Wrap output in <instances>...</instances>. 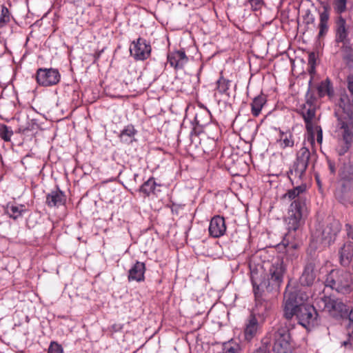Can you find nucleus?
Wrapping results in <instances>:
<instances>
[{"mask_svg": "<svg viewBox=\"0 0 353 353\" xmlns=\"http://www.w3.org/2000/svg\"><path fill=\"white\" fill-rule=\"evenodd\" d=\"M310 158V152L305 148H301L296 154V158L292 168L288 172L292 184L295 185L288 190L284 198L291 201L285 219L288 232L285 234L282 243L284 246L296 249L299 246L295 241L296 232L303 223L308 214L306 196L307 185L303 182L305 176Z\"/></svg>", "mask_w": 353, "mask_h": 353, "instance_id": "nucleus-1", "label": "nucleus"}, {"mask_svg": "<svg viewBox=\"0 0 353 353\" xmlns=\"http://www.w3.org/2000/svg\"><path fill=\"white\" fill-rule=\"evenodd\" d=\"M263 268L267 279L262 277V274L258 270L251 272V282L256 307H263V295L265 289L268 292L279 289L286 270L283 261L280 257L274 258L271 261L265 263Z\"/></svg>", "mask_w": 353, "mask_h": 353, "instance_id": "nucleus-2", "label": "nucleus"}, {"mask_svg": "<svg viewBox=\"0 0 353 353\" xmlns=\"http://www.w3.org/2000/svg\"><path fill=\"white\" fill-rule=\"evenodd\" d=\"M324 285L338 292L350 293L353 286L352 274L343 270H332L327 275Z\"/></svg>", "mask_w": 353, "mask_h": 353, "instance_id": "nucleus-3", "label": "nucleus"}, {"mask_svg": "<svg viewBox=\"0 0 353 353\" xmlns=\"http://www.w3.org/2000/svg\"><path fill=\"white\" fill-rule=\"evenodd\" d=\"M341 188L336 192V199L343 204L353 203V165H345L341 174Z\"/></svg>", "mask_w": 353, "mask_h": 353, "instance_id": "nucleus-4", "label": "nucleus"}, {"mask_svg": "<svg viewBox=\"0 0 353 353\" xmlns=\"http://www.w3.org/2000/svg\"><path fill=\"white\" fill-rule=\"evenodd\" d=\"M319 310L327 312L331 316L336 319H343L347 315L349 307L339 299L323 296L316 301Z\"/></svg>", "mask_w": 353, "mask_h": 353, "instance_id": "nucleus-5", "label": "nucleus"}, {"mask_svg": "<svg viewBox=\"0 0 353 353\" xmlns=\"http://www.w3.org/2000/svg\"><path fill=\"white\" fill-rule=\"evenodd\" d=\"M307 296L300 291L286 292L284 295L283 316L286 319H291L294 316L298 307L304 305Z\"/></svg>", "mask_w": 353, "mask_h": 353, "instance_id": "nucleus-6", "label": "nucleus"}, {"mask_svg": "<svg viewBox=\"0 0 353 353\" xmlns=\"http://www.w3.org/2000/svg\"><path fill=\"white\" fill-rule=\"evenodd\" d=\"M294 316L299 323L307 330L311 329L317 324L318 314L313 305L304 304L298 307Z\"/></svg>", "mask_w": 353, "mask_h": 353, "instance_id": "nucleus-7", "label": "nucleus"}, {"mask_svg": "<svg viewBox=\"0 0 353 353\" xmlns=\"http://www.w3.org/2000/svg\"><path fill=\"white\" fill-rule=\"evenodd\" d=\"M335 42L340 48L346 53L352 50L350 41L348 39V31L346 21L341 16L336 18L335 24Z\"/></svg>", "mask_w": 353, "mask_h": 353, "instance_id": "nucleus-8", "label": "nucleus"}, {"mask_svg": "<svg viewBox=\"0 0 353 353\" xmlns=\"http://www.w3.org/2000/svg\"><path fill=\"white\" fill-rule=\"evenodd\" d=\"M152 52V47L145 39L138 38L131 42L130 46V55L137 61L148 59Z\"/></svg>", "mask_w": 353, "mask_h": 353, "instance_id": "nucleus-9", "label": "nucleus"}, {"mask_svg": "<svg viewBox=\"0 0 353 353\" xmlns=\"http://www.w3.org/2000/svg\"><path fill=\"white\" fill-rule=\"evenodd\" d=\"M61 79V74L55 68H39L36 73V80L41 86H52L57 84Z\"/></svg>", "mask_w": 353, "mask_h": 353, "instance_id": "nucleus-10", "label": "nucleus"}, {"mask_svg": "<svg viewBox=\"0 0 353 353\" xmlns=\"http://www.w3.org/2000/svg\"><path fill=\"white\" fill-rule=\"evenodd\" d=\"M290 334L287 327H280L274 333L273 351L275 353H291Z\"/></svg>", "mask_w": 353, "mask_h": 353, "instance_id": "nucleus-11", "label": "nucleus"}, {"mask_svg": "<svg viewBox=\"0 0 353 353\" xmlns=\"http://www.w3.org/2000/svg\"><path fill=\"white\" fill-rule=\"evenodd\" d=\"M336 133L345 143L351 144L353 140V124L342 119H338Z\"/></svg>", "mask_w": 353, "mask_h": 353, "instance_id": "nucleus-12", "label": "nucleus"}, {"mask_svg": "<svg viewBox=\"0 0 353 353\" xmlns=\"http://www.w3.org/2000/svg\"><path fill=\"white\" fill-rule=\"evenodd\" d=\"M261 325L254 314H251L245 321L243 335L248 342L253 340L258 334Z\"/></svg>", "mask_w": 353, "mask_h": 353, "instance_id": "nucleus-13", "label": "nucleus"}, {"mask_svg": "<svg viewBox=\"0 0 353 353\" xmlns=\"http://www.w3.org/2000/svg\"><path fill=\"white\" fill-rule=\"evenodd\" d=\"M319 267L314 261H309L305 265L303 273L299 278V282L301 285H312L317 276Z\"/></svg>", "mask_w": 353, "mask_h": 353, "instance_id": "nucleus-14", "label": "nucleus"}, {"mask_svg": "<svg viewBox=\"0 0 353 353\" xmlns=\"http://www.w3.org/2000/svg\"><path fill=\"white\" fill-rule=\"evenodd\" d=\"M341 230V224L339 221L332 219L322 231V240L326 244L333 242Z\"/></svg>", "mask_w": 353, "mask_h": 353, "instance_id": "nucleus-15", "label": "nucleus"}, {"mask_svg": "<svg viewBox=\"0 0 353 353\" xmlns=\"http://www.w3.org/2000/svg\"><path fill=\"white\" fill-rule=\"evenodd\" d=\"M209 234L214 238L223 236L226 232V225L223 217L216 215L212 218L209 225Z\"/></svg>", "mask_w": 353, "mask_h": 353, "instance_id": "nucleus-16", "label": "nucleus"}, {"mask_svg": "<svg viewBox=\"0 0 353 353\" xmlns=\"http://www.w3.org/2000/svg\"><path fill=\"white\" fill-rule=\"evenodd\" d=\"M168 63L175 70H181L188 61L185 51L176 50L168 54Z\"/></svg>", "mask_w": 353, "mask_h": 353, "instance_id": "nucleus-17", "label": "nucleus"}, {"mask_svg": "<svg viewBox=\"0 0 353 353\" xmlns=\"http://www.w3.org/2000/svg\"><path fill=\"white\" fill-rule=\"evenodd\" d=\"M301 114L305 123V128L309 134L313 136L314 125L313 120L316 116V106L303 105Z\"/></svg>", "mask_w": 353, "mask_h": 353, "instance_id": "nucleus-18", "label": "nucleus"}, {"mask_svg": "<svg viewBox=\"0 0 353 353\" xmlns=\"http://www.w3.org/2000/svg\"><path fill=\"white\" fill-rule=\"evenodd\" d=\"M145 263L137 261L128 271V281L141 282L145 279Z\"/></svg>", "mask_w": 353, "mask_h": 353, "instance_id": "nucleus-19", "label": "nucleus"}, {"mask_svg": "<svg viewBox=\"0 0 353 353\" xmlns=\"http://www.w3.org/2000/svg\"><path fill=\"white\" fill-rule=\"evenodd\" d=\"M66 196L65 193L57 188L46 196V204L50 208L59 207L65 203Z\"/></svg>", "mask_w": 353, "mask_h": 353, "instance_id": "nucleus-20", "label": "nucleus"}, {"mask_svg": "<svg viewBox=\"0 0 353 353\" xmlns=\"http://www.w3.org/2000/svg\"><path fill=\"white\" fill-rule=\"evenodd\" d=\"M330 12L327 6H323V10L319 11V38L323 37L329 30Z\"/></svg>", "mask_w": 353, "mask_h": 353, "instance_id": "nucleus-21", "label": "nucleus"}, {"mask_svg": "<svg viewBox=\"0 0 353 353\" xmlns=\"http://www.w3.org/2000/svg\"><path fill=\"white\" fill-rule=\"evenodd\" d=\"M339 255L341 265L348 266L353 257V242L347 241L341 248Z\"/></svg>", "mask_w": 353, "mask_h": 353, "instance_id": "nucleus-22", "label": "nucleus"}, {"mask_svg": "<svg viewBox=\"0 0 353 353\" xmlns=\"http://www.w3.org/2000/svg\"><path fill=\"white\" fill-rule=\"evenodd\" d=\"M267 101L266 96L260 94L255 97L251 103V112L254 117H258Z\"/></svg>", "mask_w": 353, "mask_h": 353, "instance_id": "nucleus-23", "label": "nucleus"}, {"mask_svg": "<svg viewBox=\"0 0 353 353\" xmlns=\"http://www.w3.org/2000/svg\"><path fill=\"white\" fill-rule=\"evenodd\" d=\"M26 210V206L21 204L8 203L6 208V213L13 219L21 216Z\"/></svg>", "mask_w": 353, "mask_h": 353, "instance_id": "nucleus-24", "label": "nucleus"}, {"mask_svg": "<svg viewBox=\"0 0 353 353\" xmlns=\"http://www.w3.org/2000/svg\"><path fill=\"white\" fill-rule=\"evenodd\" d=\"M160 185V184L156 183L154 178L152 176L143 183L139 188V191L143 193L145 196H150L151 194H155L156 187Z\"/></svg>", "mask_w": 353, "mask_h": 353, "instance_id": "nucleus-25", "label": "nucleus"}, {"mask_svg": "<svg viewBox=\"0 0 353 353\" xmlns=\"http://www.w3.org/2000/svg\"><path fill=\"white\" fill-rule=\"evenodd\" d=\"M211 119V113L208 109L205 108L201 112L196 113L194 117V121L199 126H205Z\"/></svg>", "mask_w": 353, "mask_h": 353, "instance_id": "nucleus-26", "label": "nucleus"}, {"mask_svg": "<svg viewBox=\"0 0 353 353\" xmlns=\"http://www.w3.org/2000/svg\"><path fill=\"white\" fill-rule=\"evenodd\" d=\"M317 91L320 97H323L325 95H328L329 97L332 96L334 90L332 87L330 81L327 79L326 80L321 81L317 86Z\"/></svg>", "mask_w": 353, "mask_h": 353, "instance_id": "nucleus-27", "label": "nucleus"}, {"mask_svg": "<svg viewBox=\"0 0 353 353\" xmlns=\"http://www.w3.org/2000/svg\"><path fill=\"white\" fill-rule=\"evenodd\" d=\"M136 133L137 130L134 126L132 125H128L121 130L119 138L123 142L131 143Z\"/></svg>", "mask_w": 353, "mask_h": 353, "instance_id": "nucleus-28", "label": "nucleus"}, {"mask_svg": "<svg viewBox=\"0 0 353 353\" xmlns=\"http://www.w3.org/2000/svg\"><path fill=\"white\" fill-rule=\"evenodd\" d=\"M216 90L221 94H225L230 97L228 90L231 85V81L224 78L222 75L220 76L219 79L216 81Z\"/></svg>", "mask_w": 353, "mask_h": 353, "instance_id": "nucleus-29", "label": "nucleus"}, {"mask_svg": "<svg viewBox=\"0 0 353 353\" xmlns=\"http://www.w3.org/2000/svg\"><path fill=\"white\" fill-rule=\"evenodd\" d=\"M280 148L284 149L294 145L292 134L290 132H281L278 140Z\"/></svg>", "mask_w": 353, "mask_h": 353, "instance_id": "nucleus-30", "label": "nucleus"}, {"mask_svg": "<svg viewBox=\"0 0 353 353\" xmlns=\"http://www.w3.org/2000/svg\"><path fill=\"white\" fill-rule=\"evenodd\" d=\"M10 21L9 10L3 5H0V28L5 26Z\"/></svg>", "mask_w": 353, "mask_h": 353, "instance_id": "nucleus-31", "label": "nucleus"}, {"mask_svg": "<svg viewBox=\"0 0 353 353\" xmlns=\"http://www.w3.org/2000/svg\"><path fill=\"white\" fill-rule=\"evenodd\" d=\"M221 353H240V347L237 344L228 342L224 343Z\"/></svg>", "mask_w": 353, "mask_h": 353, "instance_id": "nucleus-32", "label": "nucleus"}, {"mask_svg": "<svg viewBox=\"0 0 353 353\" xmlns=\"http://www.w3.org/2000/svg\"><path fill=\"white\" fill-rule=\"evenodd\" d=\"M13 132L6 125H3L0 129V137L5 141H9Z\"/></svg>", "mask_w": 353, "mask_h": 353, "instance_id": "nucleus-33", "label": "nucleus"}, {"mask_svg": "<svg viewBox=\"0 0 353 353\" xmlns=\"http://www.w3.org/2000/svg\"><path fill=\"white\" fill-rule=\"evenodd\" d=\"M347 0H334V8L335 11L341 14L346 10Z\"/></svg>", "mask_w": 353, "mask_h": 353, "instance_id": "nucleus-34", "label": "nucleus"}, {"mask_svg": "<svg viewBox=\"0 0 353 353\" xmlns=\"http://www.w3.org/2000/svg\"><path fill=\"white\" fill-rule=\"evenodd\" d=\"M314 132L316 133V141L318 143L321 144L323 141V130L320 125H314V130H313V136L312 134H310L312 142L314 141Z\"/></svg>", "mask_w": 353, "mask_h": 353, "instance_id": "nucleus-35", "label": "nucleus"}, {"mask_svg": "<svg viewBox=\"0 0 353 353\" xmlns=\"http://www.w3.org/2000/svg\"><path fill=\"white\" fill-rule=\"evenodd\" d=\"M48 353H63V350L58 343L52 341L48 347Z\"/></svg>", "mask_w": 353, "mask_h": 353, "instance_id": "nucleus-36", "label": "nucleus"}, {"mask_svg": "<svg viewBox=\"0 0 353 353\" xmlns=\"http://www.w3.org/2000/svg\"><path fill=\"white\" fill-rule=\"evenodd\" d=\"M315 63H316V56L314 52H311L308 56V65L309 69L308 71L310 74L313 73L315 70Z\"/></svg>", "mask_w": 353, "mask_h": 353, "instance_id": "nucleus-37", "label": "nucleus"}, {"mask_svg": "<svg viewBox=\"0 0 353 353\" xmlns=\"http://www.w3.org/2000/svg\"><path fill=\"white\" fill-rule=\"evenodd\" d=\"M305 98H306V103H305V104H304V105L316 106L315 101H316V99L314 96V94L310 92V89L308 90V91L306 93Z\"/></svg>", "mask_w": 353, "mask_h": 353, "instance_id": "nucleus-38", "label": "nucleus"}, {"mask_svg": "<svg viewBox=\"0 0 353 353\" xmlns=\"http://www.w3.org/2000/svg\"><path fill=\"white\" fill-rule=\"evenodd\" d=\"M247 1L251 6L252 10H259L263 4V0H247Z\"/></svg>", "mask_w": 353, "mask_h": 353, "instance_id": "nucleus-39", "label": "nucleus"}, {"mask_svg": "<svg viewBox=\"0 0 353 353\" xmlns=\"http://www.w3.org/2000/svg\"><path fill=\"white\" fill-rule=\"evenodd\" d=\"M350 145H351V144H347V143H344V144L342 146H341L340 148H337L338 154L340 156L343 155L350 149Z\"/></svg>", "mask_w": 353, "mask_h": 353, "instance_id": "nucleus-40", "label": "nucleus"}, {"mask_svg": "<svg viewBox=\"0 0 353 353\" xmlns=\"http://www.w3.org/2000/svg\"><path fill=\"white\" fill-rule=\"evenodd\" d=\"M346 317H348L349 323H348V330L349 332L352 331L353 332V310H350V312H347V315Z\"/></svg>", "mask_w": 353, "mask_h": 353, "instance_id": "nucleus-41", "label": "nucleus"}, {"mask_svg": "<svg viewBox=\"0 0 353 353\" xmlns=\"http://www.w3.org/2000/svg\"><path fill=\"white\" fill-rule=\"evenodd\" d=\"M346 230L347 234L350 239H352V242H353V226L349 224H346Z\"/></svg>", "mask_w": 353, "mask_h": 353, "instance_id": "nucleus-42", "label": "nucleus"}, {"mask_svg": "<svg viewBox=\"0 0 353 353\" xmlns=\"http://www.w3.org/2000/svg\"><path fill=\"white\" fill-rule=\"evenodd\" d=\"M327 164H328V168H329V170H330L331 174H334L336 172V167H335L334 162L328 159Z\"/></svg>", "mask_w": 353, "mask_h": 353, "instance_id": "nucleus-43", "label": "nucleus"}, {"mask_svg": "<svg viewBox=\"0 0 353 353\" xmlns=\"http://www.w3.org/2000/svg\"><path fill=\"white\" fill-rule=\"evenodd\" d=\"M347 88H348L349 91L353 95V78L349 79Z\"/></svg>", "mask_w": 353, "mask_h": 353, "instance_id": "nucleus-44", "label": "nucleus"}, {"mask_svg": "<svg viewBox=\"0 0 353 353\" xmlns=\"http://www.w3.org/2000/svg\"><path fill=\"white\" fill-rule=\"evenodd\" d=\"M347 99V97H341L340 99V103H339V105L341 108H342L344 110H345V101Z\"/></svg>", "mask_w": 353, "mask_h": 353, "instance_id": "nucleus-45", "label": "nucleus"}, {"mask_svg": "<svg viewBox=\"0 0 353 353\" xmlns=\"http://www.w3.org/2000/svg\"><path fill=\"white\" fill-rule=\"evenodd\" d=\"M112 329L114 331H118L119 330L121 329V327L119 325H112Z\"/></svg>", "mask_w": 353, "mask_h": 353, "instance_id": "nucleus-46", "label": "nucleus"}, {"mask_svg": "<svg viewBox=\"0 0 353 353\" xmlns=\"http://www.w3.org/2000/svg\"><path fill=\"white\" fill-rule=\"evenodd\" d=\"M270 305L268 304V303H265V305H264L265 310H268V308H270Z\"/></svg>", "mask_w": 353, "mask_h": 353, "instance_id": "nucleus-47", "label": "nucleus"}, {"mask_svg": "<svg viewBox=\"0 0 353 353\" xmlns=\"http://www.w3.org/2000/svg\"><path fill=\"white\" fill-rule=\"evenodd\" d=\"M202 68H203V66H201V67H200V69H199V71L198 74H200V72H201V70H202Z\"/></svg>", "mask_w": 353, "mask_h": 353, "instance_id": "nucleus-48", "label": "nucleus"}, {"mask_svg": "<svg viewBox=\"0 0 353 353\" xmlns=\"http://www.w3.org/2000/svg\"><path fill=\"white\" fill-rule=\"evenodd\" d=\"M311 83H312V79L310 80L309 85H310Z\"/></svg>", "mask_w": 353, "mask_h": 353, "instance_id": "nucleus-49", "label": "nucleus"}, {"mask_svg": "<svg viewBox=\"0 0 353 353\" xmlns=\"http://www.w3.org/2000/svg\"><path fill=\"white\" fill-rule=\"evenodd\" d=\"M311 20H312V22H313L314 20V17H312Z\"/></svg>", "mask_w": 353, "mask_h": 353, "instance_id": "nucleus-50", "label": "nucleus"}]
</instances>
